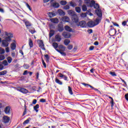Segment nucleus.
Wrapping results in <instances>:
<instances>
[{
	"instance_id": "19",
	"label": "nucleus",
	"mask_w": 128,
	"mask_h": 128,
	"mask_svg": "<svg viewBox=\"0 0 128 128\" xmlns=\"http://www.w3.org/2000/svg\"><path fill=\"white\" fill-rule=\"evenodd\" d=\"M62 22H68L70 20V18L66 16H64L62 18Z\"/></svg>"
},
{
	"instance_id": "28",
	"label": "nucleus",
	"mask_w": 128,
	"mask_h": 128,
	"mask_svg": "<svg viewBox=\"0 0 128 128\" xmlns=\"http://www.w3.org/2000/svg\"><path fill=\"white\" fill-rule=\"evenodd\" d=\"M70 42V40L68 39H66L64 40V44L65 46H68V44Z\"/></svg>"
},
{
	"instance_id": "29",
	"label": "nucleus",
	"mask_w": 128,
	"mask_h": 128,
	"mask_svg": "<svg viewBox=\"0 0 128 128\" xmlns=\"http://www.w3.org/2000/svg\"><path fill=\"white\" fill-rule=\"evenodd\" d=\"M55 82L56 84H60V86H62V81H60L57 78H56Z\"/></svg>"
},
{
	"instance_id": "59",
	"label": "nucleus",
	"mask_w": 128,
	"mask_h": 128,
	"mask_svg": "<svg viewBox=\"0 0 128 128\" xmlns=\"http://www.w3.org/2000/svg\"><path fill=\"white\" fill-rule=\"evenodd\" d=\"M110 104H112V106H114V99L112 98H111Z\"/></svg>"
},
{
	"instance_id": "61",
	"label": "nucleus",
	"mask_w": 128,
	"mask_h": 128,
	"mask_svg": "<svg viewBox=\"0 0 128 128\" xmlns=\"http://www.w3.org/2000/svg\"><path fill=\"white\" fill-rule=\"evenodd\" d=\"M36 102H37L36 100L34 99V100H33L32 104H36Z\"/></svg>"
},
{
	"instance_id": "41",
	"label": "nucleus",
	"mask_w": 128,
	"mask_h": 128,
	"mask_svg": "<svg viewBox=\"0 0 128 128\" xmlns=\"http://www.w3.org/2000/svg\"><path fill=\"white\" fill-rule=\"evenodd\" d=\"M2 64L6 66H8V61H6V60H4L2 62Z\"/></svg>"
},
{
	"instance_id": "3",
	"label": "nucleus",
	"mask_w": 128,
	"mask_h": 128,
	"mask_svg": "<svg viewBox=\"0 0 128 128\" xmlns=\"http://www.w3.org/2000/svg\"><path fill=\"white\" fill-rule=\"evenodd\" d=\"M5 34L6 36V40H10V41L12 40V38L14 37L12 34L10 32H5Z\"/></svg>"
},
{
	"instance_id": "26",
	"label": "nucleus",
	"mask_w": 128,
	"mask_h": 128,
	"mask_svg": "<svg viewBox=\"0 0 128 128\" xmlns=\"http://www.w3.org/2000/svg\"><path fill=\"white\" fill-rule=\"evenodd\" d=\"M40 108V105L38 104H36L34 107V110H36V112H38V108Z\"/></svg>"
},
{
	"instance_id": "54",
	"label": "nucleus",
	"mask_w": 128,
	"mask_h": 128,
	"mask_svg": "<svg viewBox=\"0 0 128 128\" xmlns=\"http://www.w3.org/2000/svg\"><path fill=\"white\" fill-rule=\"evenodd\" d=\"M94 46H90L89 48V50H94Z\"/></svg>"
},
{
	"instance_id": "62",
	"label": "nucleus",
	"mask_w": 128,
	"mask_h": 128,
	"mask_svg": "<svg viewBox=\"0 0 128 128\" xmlns=\"http://www.w3.org/2000/svg\"><path fill=\"white\" fill-rule=\"evenodd\" d=\"M125 98L127 102H128V94H125Z\"/></svg>"
},
{
	"instance_id": "47",
	"label": "nucleus",
	"mask_w": 128,
	"mask_h": 128,
	"mask_svg": "<svg viewBox=\"0 0 128 128\" xmlns=\"http://www.w3.org/2000/svg\"><path fill=\"white\" fill-rule=\"evenodd\" d=\"M64 10H70V6L66 5L63 7Z\"/></svg>"
},
{
	"instance_id": "56",
	"label": "nucleus",
	"mask_w": 128,
	"mask_h": 128,
	"mask_svg": "<svg viewBox=\"0 0 128 128\" xmlns=\"http://www.w3.org/2000/svg\"><path fill=\"white\" fill-rule=\"evenodd\" d=\"M6 52H10V48L6 47L5 49Z\"/></svg>"
},
{
	"instance_id": "55",
	"label": "nucleus",
	"mask_w": 128,
	"mask_h": 128,
	"mask_svg": "<svg viewBox=\"0 0 128 128\" xmlns=\"http://www.w3.org/2000/svg\"><path fill=\"white\" fill-rule=\"evenodd\" d=\"M126 22H128V21H124L122 22V26H125L126 24Z\"/></svg>"
},
{
	"instance_id": "49",
	"label": "nucleus",
	"mask_w": 128,
	"mask_h": 128,
	"mask_svg": "<svg viewBox=\"0 0 128 128\" xmlns=\"http://www.w3.org/2000/svg\"><path fill=\"white\" fill-rule=\"evenodd\" d=\"M5 57L4 55H0V60H4Z\"/></svg>"
},
{
	"instance_id": "38",
	"label": "nucleus",
	"mask_w": 128,
	"mask_h": 128,
	"mask_svg": "<svg viewBox=\"0 0 128 128\" xmlns=\"http://www.w3.org/2000/svg\"><path fill=\"white\" fill-rule=\"evenodd\" d=\"M68 90L70 94H73L72 90V88H70V86H68Z\"/></svg>"
},
{
	"instance_id": "63",
	"label": "nucleus",
	"mask_w": 128,
	"mask_h": 128,
	"mask_svg": "<svg viewBox=\"0 0 128 128\" xmlns=\"http://www.w3.org/2000/svg\"><path fill=\"white\" fill-rule=\"evenodd\" d=\"M64 74H62V73H59L58 74V76L59 78H64Z\"/></svg>"
},
{
	"instance_id": "45",
	"label": "nucleus",
	"mask_w": 128,
	"mask_h": 128,
	"mask_svg": "<svg viewBox=\"0 0 128 128\" xmlns=\"http://www.w3.org/2000/svg\"><path fill=\"white\" fill-rule=\"evenodd\" d=\"M80 16L81 18H86V13H82Z\"/></svg>"
},
{
	"instance_id": "20",
	"label": "nucleus",
	"mask_w": 128,
	"mask_h": 128,
	"mask_svg": "<svg viewBox=\"0 0 128 128\" xmlns=\"http://www.w3.org/2000/svg\"><path fill=\"white\" fill-rule=\"evenodd\" d=\"M64 29H65L67 32H72V28H70V26H65Z\"/></svg>"
},
{
	"instance_id": "13",
	"label": "nucleus",
	"mask_w": 128,
	"mask_h": 128,
	"mask_svg": "<svg viewBox=\"0 0 128 128\" xmlns=\"http://www.w3.org/2000/svg\"><path fill=\"white\" fill-rule=\"evenodd\" d=\"M58 50L61 52H64L66 50V46H64L62 44H60L58 46Z\"/></svg>"
},
{
	"instance_id": "14",
	"label": "nucleus",
	"mask_w": 128,
	"mask_h": 128,
	"mask_svg": "<svg viewBox=\"0 0 128 128\" xmlns=\"http://www.w3.org/2000/svg\"><path fill=\"white\" fill-rule=\"evenodd\" d=\"M3 122L4 124H8L10 122V117L7 116H4L3 117Z\"/></svg>"
},
{
	"instance_id": "34",
	"label": "nucleus",
	"mask_w": 128,
	"mask_h": 128,
	"mask_svg": "<svg viewBox=\"0 0 128 128\" xmlns=\"http://www.w3.org/2000/svg\"><path fill=\"white\" fill-rule=\"evenodd\" d=\"M7 60H8V64H10L12 62V57L10 56H8L7 58Z\"/></svg>"
},
{
	"instance_id": "6",
	"label": "nucleus",
	"mask_w": 128,
	"mask_h": 128,
	"mask_svg": "<svg viewBox=\"0 0 128 128\" xmlns=\"http://www.w3.org/2000/svg\"><path fill=\"white\" fill-rule=\"evenodd\" d=\"M16 48V42L14 40V42L10 44V48L12 50H14V49Z\"/></svg>"
},
{
	"instance_id": "33",
	"label": "nucleus",
	"mask_w": 128,
	"mask_h": 128,
	"mask_svg": "<svg viewBox=\"0 0 128 128\" xmlns=\"http://www.w3.org/2000/svg\"><path fill=\"white\" fill-rule=\"evenodd\" d=\"M75 10L76 12H78V14L80 13V12L82 11V9L80 7H76Z\"/></svg>"
},
{
	"instance_id": "11",
	"label": "nucleus",
	"mask_w": 128,
	"mask_h": 128,
	"mask_svg": "<svg viewBox=\"0 0 128 128\" xmlns=\"http://www.w3.org/2000/svg\"><path fill=\"white\" fill-rule=\"evenodd\" d=\"M96 2H94V0H91L90 1L89 3H87L86 6H90V8H92V6H94V4H95Z\"/></svg>"
},
{
	"instance_id": "1",
	"label": "nucleus",
	"mask_w": 128,
	"mask_h": 128,
	"mask_svg": "<svg viewBox=\"0 0 128 128\" xmlns=\"http://www.w3.org/2000/svg\"><path fill=\"white\" fill-rule=\"evenodd\" d=\"M10 42V40H6V38H5V40H2V46H4V48H8L10 44L9 42Z\"/></svg>"
},
{
	"instance_id": "10",
	"label": "nucleus",
	"mask_w": 128,
	"mask_h": 128,
	"mask_svg": "<svg viewBox=\"0 0 128 128\" xmlns=\"http://www.w3.org/2000/svg\"><path fill=\"white\" fill-rule=\"evenodd\" d=\"M62 40V36L60 34H57L55 36V41L60 42Z\"/></svg>"
},
{
	"instance_id": "50",
	"label": "nucleus",
	"mask_w": 128,
	"mask_h": 128,
	"mask_svg": "<svg viewBox=\"0 0 128 128\" xmlns=\"http://www.w3.org/2000/svg\"><path fill=\"white\" fill-rule=\"evenodd\" d=\"M110 74H111V76H116V72H110Z\"/></svg>"
},
{
	"instance_id": "8",
	"label": "nucleus",
	"mask_w": 128,
	"mask_h": 128,
	"mask_svg": "<svg viewBox=\"0 0 128 128\" xmlns=\"http://www.w3.org/2000/svg\"><path fill=\"white\" fill-rule=\"evenodd\" d=\"M88 26L90 28H94V26H96V24L94 22L90 21V22H88Z\"/></svg>"
},
{
	"instance_id": "9",
	"label": "nucleus",
	"mask_w": 128,
	"mask_h": 128,
	"mask_svg": "<svg viewBox=\"0 0 128 128\" xmlns=\"http://www.w3.org/2000/svg\"><path fill=\"white\" fill-rule=\"evenodd\" d=\"M96 13L98 17L102 18V10L100 9L96 10Z\"/></svg>"
},
{
	"instance_id": "40",
	"label": "nucleus",
	"mask_w": 128,
	"mask_h": 128,
	"mask_svg": "<svg viewBox=\"0 0 128 128\" xmlns=\"http://www.w3.org/2000/svg\"><path fill=\"white\" fill-rule=\"evenodd\" d=\"M94 8H96V10H98V8H100V5L98 4H94Z\"/></svg>"
},
{
	"instance_id": "15",
	"label": "nucleus",
	"mask_w": 128,
	"mask_h": 128,
	"mask_svg": "<svg viewBox=\"0 0 128 128\" xmlns=\"http://www.w3.org/2000/svg\"><path fill=\"white\" fill-rule=\"evenodd\" d=\"M52 46L58 52V50H59L58 49V44L57 42H54L52 43Z\"/></svg>"
},
{
	"instance_id": "35",
	"label": "nucleus",
	"mask_w": 128,
	"mask_h": 128,
	"mask_svg": "<svg viewBox=\"0 0 128 128\" xmlns=\"http://www.w3.org/2000/svg\"><path fill=\"white\" fill-rule=\"evenodd\" d=\"M87 10H88V8L86 7V6L83 5L82 6V10L83 12H86Z\"/></svg>"
},
{
	"instance_id": "53",
	"label": "nucleus",
	"mask_w": 128,
	"mask_h": 128,
	"mask_svg": "<svg viewBox=\"0 0 128 128\" xmlns=\"http://www.w3.org/2000/svg\"><path fill=\"white\" fill-rule=\"evenodd\" d=\"M26 6H27V8H28V10H32V8H30V6L28 4L26 3Z\"/></svg>"
},
{
	"instance_id": "60",
	"label": "nucleus",
	"mask_w": 128,
	"mask_h": 128,
	"mask_svg": "<svg viewBox=\"0 0 128 128\" xmlns=\"http://www.w3.org/2000/svg\"><path fill=\"white\" fill-rule=\"evenodd\" d=\"M88 34H92V29H89L88 30Z\"/></svg>"
},
{
	"instance_id": "4",
	"label": "nucleus",
	"mask_w": 128,
	"mask_h": 128,
	"mask_svg": "<svg viewBox=\"0 0 128 128\" xmlns=\"http://www.w3.org/2000/svg\"><path fill=\"white\" fill-rule=\"evenodd\" d=\"M72 20L74 22H78V16L75 14L72 17Z\"/></svg>"
},
{
	"instance_id": "16",
	"label": "nucleus",
	"mask_w": 128,
	"mask_h": 128,
	"mask_svg": "<svg viewBox=\"0 0 128 128\" xmlns=\"http://www.w3.org/2000/svg\"><path fill=\"white\" fill-rule=\"evenodd\" d=\"M50 20L53 24H58V18H52L50 19Z\"/></svg>"
},
{
	"instance_id": "46",
	"label": "nucleus",
	"mask_w": 128,
	"mask_h": 128,
	"mask_svg": "<svg viewBox=\"0 0 128 128\" xmlns=\"http://www.w3.org/2000/svg\"><path fill=\"white\" fill-rule=\"evenodd\" d=\"M70 6H72L73 8H74V6H76V4L74 2H70Z\"/></svg>"
},
{
	"instance_id": "17",
	"label": "nucleus",
	"mask_w": 128,
	"mask_h": 128,
	"mask_svg": "<svg viewBox=\"0 0 128 128\" xmlns=\"http://www.w3.org/2000/svg\"><path fill=\"white\" fill-rule=\"evenodd\" d=\"M40 42L39 44L40 48H42V50H46V48H44V42H42V40Z\"/></svg>"
},
{
	"instance_id": "36",
	"label": "nucleus",
	"mask_w": 128,
	"mask_h": 128,
	"mask_svg": "<svg viewBox=\"0 0 128 128\" xmlns=\"http://www.w3.org/2000/svg\"><path fill=\"white\" fill-rule=\"evenodd\" d=\"M5 52L4 49L2 48H0V54H4Z\"/></svg>"
},
{
	"instance_id": "22",
	"label": "nucleus",
	"mask_w": 128,
	"mask_h": 128,
	"mask_svg": "<svg viewBox=\"0 0 128 128\" xmlns=\"http://www.w3.org/2000/svg\"><path fill=\"white\" fill-rule=\"evenodd\" d=\"M10 106H6L5 108L4 112L6 114H10Z\"/></svg>"
},
{
	"instance_id": "32",
	"label": "nucleus",
	"mask_w": 128,
	"mask_h": 128,
	"mask_svg": "<svg viewBox=\"0 0 128 128\" xmlns=\"http://www.w3.org/2000/svg\"><path fill=\"white\" fill-rule=\"evenodd\" d=\"M54 34V30H50L49 34L50 38H52Z\"/></svg>"
},
{
	"instance_id": "30",
	"label": "nucleus",
	"mask_w": 128,
	"mask_h": 128,
	"mask_svg": "<svg viewBox=\"0 0 128 128\" xmlns=\"http://www.w3.org/2000/svg\"><path fill=\"white\" fill-rule=\"evenodd\" d=\"M25 24H26V26L28 28V26H32V24L28 21H26L25 22Z\"/></svg>"
},
{
	"instance_id": "52",
	"label": "nucleus",
	"mask_w": 128,
	"mask_h": 128,
	"mask_svg": "<svg viewBox=\"0 0 128 128\" xmlns=\"http://www.w3.org/2000/svg\"><path fill=\"white\" fill-rule=\"evenodd\" d=\"M25 109L23 112L22 116H25V114H26V106H24Z\"/></svg>"
},
{
	"instance_id": "18",
	"label": "nucleus",
	"mask_w": 128,
	"mask_h": 128,
	"mask_svg": "<svg viewBox=\"0 0 128 128\" xmlns=\"http://www.w3.org/2000/svg\"><path fill=\"white\" fill-rule=\"evenodd\" d=\"M58 14H60V16H64L66 14V13L64 12L62 10L59 9L57 11Z\"/></svg>"
},
{
	"instance_id": "25",
	"label": "nucleus",
	"mask_w": 128,
	"mask_h": 128,
	"mask_svg": "<svg viewBox=\"0 0 128 128\" xmlns=\"http://www.w3.org/2000/svg\"><path fill=\"white\" fill-rule=\"evenodd\" d=\"M52 6H53V8H60V4H58V2H54L52 4Z\"/></svg>"
},
{
	"instance_id": "57",
	"label": "nucleus",
	"mask_w": 128,
	"mask_h": 128,
	"mask_svg": "<svg viewBox=\"0 0 128 128\" xmlns=\"http://www.w3.org/2000/svg\"><path fill=\"white\" fill-rule=\"evenodd\" d=\"M46 100L45 99L42 98L40 100V102H46Z\"/></svg>"
},
{
	"instance_id": "64",
	"label": "nucleus",
	"mask_w": 128,
	"mask_h": 128,
	"mask_svg": "<svg viewBox=\"0 0 128 128\" xmlns=\"http://www.w3.org/2000/svg\"><path fill=\"white\" fill-rule=\"evenodd\" d=\"M63 78H64V80H68V76L64 75L63 76Z\"/></svg>"
},
{
	"instance_id": "39",
	"label": "nucleus",
	"mask_w": 128,
	"mask_h": 128,
	"mask_svg": "<svg viewBox=\"0 0 128 128\" xmlns=\"http://www.w3.org/2000/svg\"><path fill=\"white\" fill-rule=\"evenodd\" d=\"M23 68H24L25 70H28V68H30V65L28 64H24L23 66Z\"/></svg>"
},
{
	"instance_id": "43",
	"label": "nucleus",
	"mask_w": 128,
	"mask_h": 128,
	"mask_svg": "<svg viewBox=\"0 0 128 128\" xmlns=\"http://www.w3.org/2000/svg\"><path fill=\"white\" fill-rule=\"evenodd\" d=\"M29 32H31L32 34H34V32H36V30H34V28H33V29H30L29 30Z\"/></svg>"
},
{
	"instance_id": "5",
	"label": "nucleus",
	"mask_w": 128,
	"mask_h": 128,
	"mask_svg": "<svg viewBox=\"0 0 128 128\" xmlns=\"http://www.w3.org/2000/svg\"><path fill=\"white\" fill-rule=\"evenodd\" d=\"M62 36L65 38H70V36H72V35H70V34L68 32H64L62 34Z\"/></svg>"
},
{
	"instance_id": "51",
	"label": "nucleus",
	"mask_w": 128,
	"mask_h": 128,
	"mask_svg": "<svg viewBox=\"0 0 128 128\" xmlns=\"http://www.w3.org/2000/svg\"><path fill=\"white\" fill-rule=\"evenodd\" d=\"M42 63L44 68H46V62H44V60H43V59L42 60Z\"/></svg>"
},
{
	"instance_id": "37",
	"label": "nucleus",
	"mask_w": 128,
	"mask_h": 128,
	"mask_svg": "<svg viewBox=\"0 0 128 128\" xmlns=\"http://www.w3.org/2000/svg\"><path fill=\"white\" fill-rule=\"evenodd\" d=\"M8 72L6 70H3L0 72V76H4L6 74H7Z\"/></svg>"
},
{
	"instance_id": "12",
	"label": "nucleus",
	"mask_w": 128,
	"mask_h": 128,
	"mask_svg": "<svg viewBox=\"0 0 128 128\" xmlns=\"http://www.w3.org/2000/svg\"><path fill=\"white\" fill-rule=\"evenodd\" d=\"M102 18V17H98L96 18V20H95V22H94L96 26H98V24H100V22H101Z\"/></svg>"
},
{
	"instance_id": "58",
	"label": "nucleus",
	"mask_w": 128,
	"mask_h": 128,
	"mask_svg": "<svg viewBox=\"0 0 128 128\" xmlns=\"http://www.w3.org/2000/svg\"><path fill=\"white\" fill-rule=\"evenodd\" d=\"M4 70V65L0 64V70Z\"/></svg>"
},
{
	"instance_id": "24",
	"label": "nucleus",
	"mask_w": 128,
	"mask_h": 128,
	"mask_svg": "<svg viewBox=\"0 0 128 128\" xmlns=\"http://www.w3.org/2000/svg\"><path fill=\"white\" fill-rule=\"evenodd\" d=\"M48 16L49 18H54V16H56V14L54 12H49L48 13Z\"/></svg>"
},
{
	"instance_id": "48",
	"label": "nucleus",
	"mask_w": 128,
	"mask_h": 128,
	"mask_svg": "<svg viewBox=\"0 0 128 128\" xmlns=\"http://www.w3.org/2000/svg\"><path fill=\"white\" fill-rule=\"evenodd\" d=\"M72 48H74V46H72V44H69L68 46V48L70 50H72Z\"/></svg>"
},
{
	"instance_id": "2",
	"label": "nucleus",
	"mask_w": 128,
	"mask_h": 128,
	"mask_svg": "<svg viewBox=\"0 0 128 128\" xmlns=\"http://www.w3.org/2000/svg\"><path fill=\"white\" fill-rule=\"evenodd\" d=\"M18 92H22V94H26L28 93V90L24 88H18L16 89Z\"/></svg>"
},
{
	"instance_id": "21",
	"label": "nucleus",
	"mask_w": 128,
	"mask_h": 128,
	"mask_svg": "<svg viewBox=\"0 0 128 128\" xmlns=\"http://www.w3.org/2000/svg\"><path fill=\"white\" fill-rule=\"evenodd\" d=\"M58 29L59 32H62L64 30V26H62V24H58Z\"/></svg>"
},
{
	"instance_id": "23",
	"label": "nucleus",
	"mask_w": 128,
	"mask_h": 128,
	"mask_svg": "<svg viewBox=\"0 0 128 128\" xmlns=\"http://www.w3.org/2000/svg\"><path fill=\"white\" fill-rule=\"evenodd\" d=\"M68 13L70 16H74L76 14V12L72 10H68Z\"/></svg>"
},
{
	"instance_id": "44",
	"label": "nucleus",
	"mask_w": 128,
	"mask_h": 128,
	"mask_svg": "<svg viewBox=\"0 0 128 128\" xmlns=\"http://www.w3.org/2000/svg\"><path fill=\"white\" fill-rule=\"evenodd\" d=\"M30 118H29V119H27L25 121H24V122H23V124H28V122H30Z\"/></svg>"
},
{
	"instance_id": "31",
	"label": "nucleus",
	"mask_w": 128,
	"mask_h": 128,
	"mask_svg": "<svg viewBox=\"0 0 128 128\" xmlns=\"http://www.w3.org/2000/svg\"><path fill=\"white\" fill-rule=\"evenodd\" d=\"M29 46L30 48H32L34 46V43L32 42V40L31 38L29 39Z\"/></svg>"
},
{
	"instance_id": "27",
	"label": "nucleus",
	"mask_w": 128,
	"mask_h": 128,
	"mask_svg": "<svg viewBox=\"0 0 128 128\" xmlns=\"http://www.w3.org/2000/svg\"><path fill=\"white\" fill-rule=\"evenodd\" d=\"M57 50V52L60 54H62V56H66V52H64V51H61L60 50Z\"/></svg>"
},
{
	"instance_id": "7",
	"label": "nucleus",
	"mask_w": 128,
	"mask_h": 128,
	"mask_svg": "<svg viewBox=\"0 0 128 128\" xmlns=\"http://www.w3.org/2000/svg\"><path fill=\"white\" fill-rule=\"evenodd\" d=\"M78 26L81 28H86V23L85 21H80L78 24Z\"/></svg>"
},
{
	"instance_id": "42",
	"label": "nucleus",
	"mask_w": 128,
	"mask_h": 128,
	"mask_svg": "<svg viewBox=\"0 0 128 128\" xmlns=\"http://www.w3.org/2000/svg\"><path fill=\"white\" fill-rule=\"evenodd\" d=\"M60 4L62 6H66V1L62 0L60 1Z\"/></svg>"
}]
</instances>
